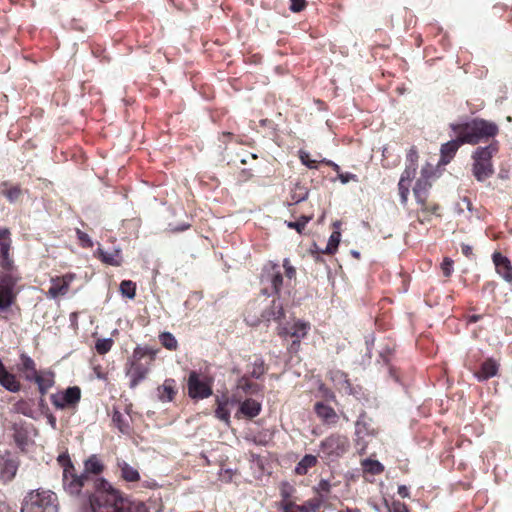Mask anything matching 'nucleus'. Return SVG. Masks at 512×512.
<instances>
[{"label": "nucleus", "instance_id": "nucleus-3", "mask_svg": "<svg viewBox=\"0 0 512 512\" xmlns=\"http://www.w3.org/2000/svg\"><path fill=\"white\" fill-rule=\"evenodd\" d=\"M498 141L487 146L478 147L472 154V175L478 182H484L494 174L493 156L498 152Z\"/></svg>", "mask_w": 512, "mask_h": 512}, {"label": "nucleus", "instance_id": "nucleus-45", "mask_svg": "<svg viewBox=\"0 0 512 512\" xmlns=\"http://www.w3.org/2000/svg\"><path fill=\"white\" fill-rule=\"evenodd\" d=\"M384 507L386 512H409L407 505L399 500H393L389 503L384 499Z\"/></svg>", "mask_w": 512, "mask_h": 512}, {"label": "nucleus", "instance_id": "nucleus-46", "mask_svg": "<svg viewBox=\"0 0 512 512\" xmlns=\"http://www.w3.org/2000/svg\"><path fill=\"white\" fill-rule=\"evenodd\" d=\"M279 491H280V496H281L282 500H285V499L287 500V499L292 498V496L296 492V489L289 482L283 481L279 485Z\"/></svg>", "mask_w": 512, "mask_h": 512}, {"label": "nucleus", "instance_id": "nucleus-61", "mask_svg": "<svg viewBox=\"0 0 512 512\" xmlns=\"http://www.w3.org/2000/svg\"><path fill=\"white\" fill-rule=\"evenodd\" d=\"M417 161H418V152L415 147H412V148H410V150L407 154V164L412 165V163H413L414 165H417Z\"/></svg>", "mask_w": 512, "mask_h": 512}, {"label": "nucleus", "instance_id": "nucleus-62", "mask_svg": "<svg viewBox=\"0 0 512 512\" xmlns=\"http://www.w3.org/2000/svg\"><path fill=\"white\" fill-rule=\"evenodd\" d=\"M397 492H398L399 496L402 498H409V496H410L409 489L405 485H399Z\"/></svg>", "mask_w": 512, "mask_h": 512}, {"label": "nucleus", "instance_id": "nucleus-27", "mask_svg": "<svg viewBox=\"0 0 512 512\" xmlns=\"http://www.w3.org/2000/svg\"><path fill=\"white\" fill-rule=\"evenodd\" d=\"M239 411L248 418H254L261 411V404L254 399H246L241 403Z\"/></svg>", "mask_w": 512, "mask_h": 512}, {"label": "nucleus", "instance_id": "nucleus-64", "mask_svg": "<svg viewBox=\"0 0 512 512\" xmlns=\"http://www.w3.org/2000/svg\"><path fill=\"white\" fill-rule=\"evenodd\" d=\"M461 250H462V253H463L466 257L470 258V257H472V256H473L472 247H471L470 245H468V244H462V245H461Z\"/></svg>", "mask_w": 512, "mask_h": 512}, {"label": "nucleus", "instance_id": "nucleus-15", "mask_svg": "<svg viewBox=\"0 0 512 512\" xmlns=\"http://www.w3.org/2000/svg\"><path fill=\"white\" fill-rule=\"evenodd\" d=\"M430 186L431 184L428 178L425 176V170L423 169L421 177L416 181V184L413 188L416 201L423 206V212L428 211V208L426 207V200Z\"/></svg>", "mask_w": 512, "mask_h": 512}, {"label": "nucleus", "instance_id": "nucleus-13", "mask_svg": "<svg viewBox=\"0 0 512 512\" xmlns=\"http://www.w3.org/2000/svg\"><path fill=\"white\" fill-rule=\"evenodd\" d=\"M492 261L494 263L496 272L506 282L512 283V264L511 261L503 256L500 252H494L492 254Z\"/></svg>", "mask_w": 512, "mask_h": 512}, {"label": "nucleus", "instance_id": "nucleus-6", "mask_svg": "<svg viewBox=\"0 0 512 512\" xmlns=\"http://www.w3.org/2000/svg\"><path fill=\"white\" fill-rule=\"evenodd\" d=\"M350 447L349 439L341 434H331L320 444V451L330 460L342 457Z\"/></svg>", "mask_w": 512, "mask_h": 512}, {"label": "nucleus", "instance_id": "nucleus-47", "mask_svg": "<svg viewBox=\"0 0 512 512\" xmlns=\"http://www.w3.org/2000/svg\"><path fill=\"white\" fill-rule=\"evenodd\" d=\"M113 346V340L111 338L99 339L96 341L95 349L99 354L108 353Z\"/></svg>", "mask_w": 512, "mask_h": 512}, {"label": "nucleus", "instance_id": "nucleus-43", "mask_svg": "<svg viewBox=\"0 0 512 512\" xmlns=\"http://www.w3.org/2000/svg\"><path fill=\"white\" fill-rule=\"evenodd\" d=\"M362 465L365 471L373 475H378L384 471V466L377 460L365 459Z\"/></svg>", "mask_w": 512, "mask_h": 512}, {"label": "nucleus", "instance_id": "nucleus-54", "mask_svg": "<svg viewBox=\"0 0 512 512\" xmlns=\"http://www.w3.org/2000/svg\"><path fill=\"white\" fill-rule=\"evenodd\" d=\"M296 506H298L294 501L290 499L281 500L279 503V509L282 512H295Z\"/></svg>", "mask_w": 512, "mask_h": 512}, {"label": "nucleus", "instance_id": "nucleus-57", "mask_svg": "<svg viewBox=\"0 0 512 512\" xmlns=\"http://www.w3.org/2000/svg\"><path fill=\"white\" fill-rule=\"evenodd\" d=\"M314 489L319 494H321V493L327 494L330 492L331 484L328 480L321 479Z\"/></svg>", "mask_w": 512, "mask_h": 512}, {"label": "nucleus", "instance_id": "nucleus-37", "mask_svg": "<svg viewBox=\"0 0 512 512\" xmlns=\"http://www.w3.org/2000/svg\"><path fill=\"white\" fill-rule=\"evenodd\" d=\"M16 298L15 291L0 288V311L9 308Z\"/></svg>", "mask_w": 512, "mask_h": 512}, {"label": "nucleus", "instance_id": "nucleus-32", "mask_svg": "<svg viewBox=\"0 0 512 512\" xmlns=\"http://www.w3.org/2000/svg\"><path fill=\"white\" fill-rule=\"evenodd\" d=\"M316 464L317 458L314 455L307 454L298 462L294 471L297 475H305Z\"/></svg>", "mask_w": 512, "mask_h": 512}, {"label": "nucleus", "instance_id": "nucleus-51", "mask_svg": "<svg viewBox=\"0 0 512 512\" xmlns=\"http://www.w3.org/2000/svg\"><path fill=\"white\" fill-rule=\"evenodd\" d=\"M76 235H77V238L79 240V243L81 245V247L83 248H92L93 247V241L91 240L90 236L81 231L80 229H76Z\"/></svg>", "mask_w": 512, "mask_h": 512}, {"label": "nucleus", "instance_id": "nucleus-5", "mask_svg": "<svg viewBox=\"0 0 512 512\" xmlns=\"http://www.w3.org/2000/svg\"><path fill=\"white\" fill-rule=\"evenodd\" d=\"M154 354L147 348L136 347L133 351V360L126 374L130 379V387L135 388L143 381L150 369Z\"/></svg>", "mask_w": 512, "mask_h": 512}, {"label": "nucleus", "instance_id": "nucleus-39", "mask_svg": "<svg viewBox=\"0 0 512 512\" xmlns=\"http://www.w3.org/2000/svg\"><path fill=\"white\" fill-rule=\"evenodd\" d=\"M309 191L308 189L297 183L291 191V200L294 204L302 202L308 198Z\"/></svg>", "mask_w": 512, "mask_h": 512}, {"label": "nucleus", "instance_id": "nucleus-4", "mask_svg": "<svg viewBox=\"0 0 512 512\" xmlns=\"http://www.w3.org/2000/svg\"><path fill=\"white\" fill-rule=\"evenodd\" d=\"M21 512H58L57 496L50 490H33L24 498Z\"/></svg>", "mask_w": 512, "mask_h": 512}, {"label": "nucleus", "instance_id": "nucleus-33", "mask_svg": "<svg viewBox=\"0 0 512 512\" xmlns=\"http://www.w3.org/2000/svg\"><path fill=\"white\" fill-rule=\"evenodd\" d=\"M27 380L35 381L38 385L39 391L44 395L53 385V380L50 377H44L40 374H35L31 377L29 374L26 375Z\"/></svg>", "mask_w": 512, "mask_h": 512}, {"label": "nucleus", "instance_id": "nucleus-63", "mask_svg": "<svg viewBox=\"0 0 512 512\" xmlns=\"http://www.w3.org/2000/svg\"><path fill=\"white\" fill-rule=\"evenodd\" d=\"M60 278L68 287H70V284L75 279V274L67 273V274L63 275L62 277H60Z\"/></svg>", "mask_w": 512, "mask_h": 512}, {"label": "nucleus", "instance_id": "nucleus-59", "mask_svg": "<svg viewBox=\"0 0 512 512\" xmlns=\"http://www.w3.org/2000/svg\"><path fill=\"white\" fill-rule=\"evenodd\" d=\"M338 178L341 181V183H343V184H347L350 181H355V182L358 181L357 175L350 173V172H344V173L340 172L338 174Z\"/></svg>", "mask_w": 512, "mask_h": 512}, {"label": "nucleus", "instance_id": "nucleus-55", "mask_svg": "<svg viewBox=\"0 0 512 512\" xmlns=\"http://www.w3.org/2000/svg\"><path fill=\"white\" fill-rule=\"evenodd\" d=\"M299 156H300V160H301L302 164H304L306 167H308L310 169L317 168L316 161L310 159L308 152L300 151Z\"/></svg>", "mask_w": 512, "mask_h": 512}, {"label": "nucleus", "instance_id": "nucleus-35", "mask_svg": "<svg viewBox=\"0 0 512 512\" xmlns=\"http://www.w3.org/2000/svg\"><path fill=\"white\" fill-rule=\"evenodd\" d=\"M323 497H316L306 501L304 504L296 506L299 512H316L323 504Z\"/></svg>", "mask_w": 512, "mask_h": 512}, {"label": "nucleus", "instance_id": "nucleus-25", "mask_svg": "<svg viewBox=\"0 0 512 512\" xmlns=\"http://www.w3.org/2000/svg\"><path fill=\"white\" fill-rule=\"evenodd\" d=\"M176 392V382L174 379H166L162 386L158 387V397L163 402L172 401Z\"/></svg>", "mask_w": 512, "mask_h": 512}, {"label": "nucleus", "instance_id": "nucleus-21", "mask_svg": "<svg viewBox=\"0 0 512 512\" xmlns=\"http://www.w3.org/2000/svg\"><path fill=\"white\" fill-rule=\"evenodd\" d=\"M261 317L267 322L282 320L285 317L282 303L276 299L272 300L271 305L262 312Z\"/></svg>", "mask_w": 512, "mask_h": 512}, {"label": "nucleus", "instance_id": "nucleus-44", "mask_svg": "<svg viewBox=\"0 0 512 512\" xmlns=\"http://www.w3.org/2000/svg\"><path fill=\"white\" fill-rule=\"evenodd\" d=\"M160 343L168 350L174 351L178 347V342L173 334L164 332L159 336Z\"/></svg>", "mask_w": 512, "mask_h": 512}, {"label": "nucleus", "instance_id": "nucleus-34", "mask_svg": "<svg viewBox=\"0 0 512 512\" xmlns=\"http://www.w3.org/2000/svg\"><path fill=\"white\" fill-rule=\"evenodd\" d=\"M112 422L117 427V429L123 433L128 434L130 431V424L125 416L118 410H114L112 415Z\"/></svg>", "mask_w": 512, "mask_h": 512}, {"label": "nucleus", "instance_id": "nucleus-50", "mask_svg": "<svg viewBox=\"0 0 512 512\" xmlns=\"http://www.w3.org/2000/svg\"><path fill=\"white\" fill-rule=\"evenodd\" d=\"M312 219L311 216H301L297 221L288 222L289 228L295 229L298 233H302L307 223Z\"/></svg>", "mask_w": 512, "mask_h": 512}, {"label": "nucleus", "instance_id": "nucleus-12", "mask_svg": "<svg viewBox=\"0 0 512 512\" xmlns=\"http://www.w3.org/2000/svg\"><path fill=\"white\" fill-rule=\"evenodd\" d=\"M11 239L8 229H0V266L4 270L12 268L13 261L10 258Z\"/></svg>", "mask_w": 512, "mask_h": 512}, {"label": "nucleus", "instance_id": "nucleus-24", "mask_svg": "<svg viewBox=\"0 0 512 512\" xmlns=\"http://www.w3.org/2000/svg\"><path fill=\"white\" fill-rule=\"evenodd\" d=\"M18 280L19 276L14 269V265H12L11 269L4 270V272L0 274V288L14 291Z\"/></svg>", "mask_w": 512, "mask_h": 512}, {"label": "nucleus", "instance_id": "nucleus-53", "mask_svg": "<svg viewBox=\"0 0 512 512\" xmlns=\"http://www.w3.org/2000/svg\"><path fill=\"white\" fill-rule=\"evenodd\" d=\"M126 512H148V509L142 502L131 503L128 501L126 504Z\"/></svg>", "mask_w": 512, "mask_h": 512}, {"label": "nucleus", "instance_id": "nucleus-30", "mask_svg": "<svg viewBox=\"0 0 512 512\" xmlns=\"http://www.w3.org/2000/svg\"><path fill=\"white\" fill-rule=\"evenodd\" d=\"M69 287L59 277L51 279V286L48 290L49 297L56 299L67 294Z\"/></svg>", "mask_w": 512, "mask_h": 512}, {"label": "nucleus", "instance_id": "nucleus-60", "mask_svg": "<svg viewBox=\"0 0 512 512\" xmlns=\"http://www.w3.org/2000/svg\"><path fill=\"white\" fill-rule=\"evenodd\" d=\"M306 6L305 0H290V10L293 12H300Z\"/></svg>", "mask_w": 512, "mask_h": 512}, {"label": "nucleus", "instance_id": "nucleus-8", "mask_svg": "<svg viewBox=\"0 0 512 512\" xmlns=\"http://www.w3.org/2000/svg\"><path fill=\"white\" fill-rule=\"evenodd\" d=\"M309 329V323L297 320L292 325L281 326L279 328V335L284 338L291 337L294 339L289 347V351L296 353L300 347L301 339L306 337Z\"/></svg>", "mask_w": 512, "mask_h": 512}, {"label": "nucleus", "instance_id": "nucleus-26", "mask_svg": "<svg viewBox=\"0 0 512 512\" xmlns=\"http://www.w3.org/2000/svg\"><path fill=\"white\" fill-rule=\"evenodd\" d=\"M217 407L215 410V416L219 420L229 424L230 422V410L228 408L230 401L226 396L216 398Z\"/></svg>", "mask_w": 512, "mask_h": 512}, {"label": "nucleus", "instance_id": "nucleus-29", "mask_svg": "<svg viewBox=\"0 0 512 512\" xmlns=\"http://www.w3.org/2000/svg\"><path fill=\"white\" fill-rule=\"evenodd\" d=\"M118 467L121 471V477L127 482H137L140 480V474L138 470L130 466L125 461H118Z\"/></svg>", "mask_w": 512, "mask_h": 512}, {"label": "nucleus", "instance_id": "nucleus-40", "mask_svg": "<svg viewBox=\"0 0 512 512\" xmlns=\"http://www.w3.org/2000/svg\"><path fill=\"white\" fill-rule=\"evenodd\" d=\"M267 370L264 360L261 357H256L252 363V370L249 372L250 376L259 379Z\"/></svg>", "mask_w": 512, "mask_h": 512}, {"label": "nucleus", "instance_id": "nucleus-31", "mask_svg": "<svg viewBox=\"0 0 512 512\" xmlns=\"http://www.w3.org/2000/svg\"><path fill=\"white\" fill-rule=\"evenodd\" d=\"M330 378L336 385L340 386L341 389H344L346 393H352V386L347 374L340 370H335L330 372Z\"/></svg>", "mask_w": 512, "mask_h": 512}, {"label": "nucleus", "instance_id": "nucleus-48", "mask_svg": "<svg viewBox=\"0 0 512 512\" xmlns=\"http://www.w3.org/2000/svg\"><path fill=\"white\" fill-rule=\"evenodd\" d=\"M21 364L24 371L30 372V376L33 377L37 374L36 365L32 358L27 355H21Z\"/></svg>", "mask_w": 512, "mask_h": 512}, {"label": "nucleus", "instance_id": "nucleus-14", "mask_svg": "<svg viewBox=\"0 0 512 512\" xmlns=\"http://www.w3.org/2000/svg\"><path fill=\"white\" fill-rule=\"evenodd\" d=\"M475 130L477 144L484 139L496 136L499 132V128L496 123L481 118H476Z\"/></svg>", "mask_w": 512, "mask_h": 512}, {"label": "nucleus", "instance_id": "nucleus-19", "mask_svg": "<svg viewBox=\"0 0 512 512\" xmlns=\"http://www.w3.org/2000/svg\"><path fill=\"white\" fill-rule=\"evenodd\" d=\"M499 364L492 358L486 359L480 366V370L474 375L478 381L483 382L497 375Z\"/></svg>", "mask_w": 512, "mask_h": 512}, {"label": "nucleus", "instance_id": "nucleus-28", "mask_svg": "<svg viewBox=\"0 0 512 512\" xmlns=\"http://www.w3.org/2000/svg\"><path fill=\"white\" fill-rule=\"evenodd\" d=\"M104 466L101 461L97 458L96 455L90 456L84 464V471L82 473H87L95 478L103 471Z\"/></svg>", "mask_w": 512, "mask_h": 512}, {"label": "nucleus", "instance_id": "nucleus-16", "mask_svg": "<svg viewBox=\"0 0 512 512\" xmlns=\"http://www.w3.org/2000/svg\"><path fill=\"white\" fill-rule=\"evenodd\" d=\"M314 411L317 417L326 425H335L339 420V416L334 408L324 402L315 403Z\"/></svg>", "mask_w": 512, "mask_h": 512}, {"label": "nucleus", "instance_id": "nucleus-38", "mask_svg": "<svg viewBox=\"0 0 512 512\" xmlns=\"http://www.w3.org/2000/svg\"><path fill=\"white\" fill-rule=\"evenodd\" d=\"M14 410L24 416L34 418L35 410L33 404L30 401L19 400L15 403Z\"/></svg>", "mask_w": 512, "mask_h": 512}, {"label": "nucleus", "instance_id": "nucleus-22", "mask_svg": "<svg viewBox=\"0 0 512 512\" xmlns=\"http://www.w3.org/2000/svg\"><path fill=\"white\" fill-rule=\"evenodd\" d=\"M98 258L105 264L120 266L122 263L121 249L113 248L112 251H104L100 246L96 250Z\"/></svg>", "mask_w": 512, "mask_h": 512}, {"label": "nucleus", "instance_id": "nucleus-10", "mask_svg": "<svg viewBox=\"0 0 512 512\" xmlns=\"http://www.w3.org/2000/svg\"><path fill=\"white\" fill-rule=\"evenodd\" d=\"M81 399V390L78 386L68 387L64 392L51 396L52 404L58 409L75 407Z\"/></svg>", "mask_w": 512, "mask_h": 512}, {"label": "nucleus", "instance_id": "nucleus-11", "mask_svg": "<svg viewBox=\"0 0 512 512\" xmlns=\"http://www.w3.org/2000/svg\"><path fill=\"white\" fill-rule=\"evenodd\" d=\"M476 118L463 122V123H451V130L457 135V138L462 144H477V137L475 134Z\"/></svg>", "mask_w": 512, "mask_h": 512}, {"label": "nucleus", "instance_id": "nucleus-41", "mask_svg": "<svg viewBox=\"0 0 512 512\" xmlns=\"http://www.w3.org/2000/svg\"><path fill=\"white\" fill-rule=\"evenodd\" d=\"M341 234L339 231H333L329 237L328 243L322 253L324 254H334L337 251V248L340 243Z\"/></svg>", "mask_w": 512, "mask_h": 512}, {"label": "nucleus", "instance_id": "nucleus-36", "mask_svg": "<svg viewBox=\"0 0 512 512\" xmlns=\"http://www.w3.org/2000/svg\"><path fill=\"white\" fill-rule=\"evenodd\" d=\"M1 192L7 198L8 201L13 203L19 198L21 194V189L17 185L8 186V184L4 182L1 184Z\"/></svg>", "mask_w": 512, "mask_h": 512}, {"label": "nucleus", "instance_id": "nucleus-58", "mask_svg": "<svg viewBox=\"0 0 512 512\" xmlns=\"http://www.w3.org/2000/svg\"><path fill=\"white\" fill-rule=\"evenodd\" d=\"M409 186H410L409 183H403V182L398 183V189H399V194H400L402 203H405L407 201V197L409 194Z\"/></svg>", "mask_w": 512, "mask_h": 512}, {"label": "nucleus", "instance_id": "nucleus-56", "mask_svg": "<svg viewBox=\"0 0 512 512\" xmlns=\"http://www.w3.org/2000/svg\"><path fill=\"white\" fill-rule=\"evenodd\" d=\"M441 269L445 277H449L453 272V261L445 258L441 264Z\"/></svg>", "mask_w": 512, "mask_h": 512}, {"label": "nucleus", "instance_id": "nucleus-20", "mask_svg": "<svg viewBox=\"0 0 512 512\" xmlns=\"http://www.w3.org/2000/svg\"><path fill=\"white\" fill-rule=\"evenodd\" d=\"M461 145L463 144L457 137L456 139L442 144L440 148V163L444 165L448 164L454 158Z\"/></svg>", "mask_w": 512, "mask_h": 512}, {"label": "nucleus", "instance_id": "nucleus-18", "mask_svg": "<svg viewBox=\"0 0 512 512\" xmlns=\"http://www.w3.org/2000/svg\"><path fill=\"white\" fill-rule=\"evenodd\" d=\"M0 385L7 391L16 393L20 391L21 384L16 376L9 372L0 359Z\"/></svg>", "mask_w": 512, "mask_h": 512}, {"label": "nucleus", "instance_id": "nucleus-49", "mask_svg": "<svg viewBox=\"0 0 512 512\" xmlns=\"http://www.w3.org/2000/svg\"><path fill=\"white\" fill-rule=\"evenodd\" d=\"M417 171V165L406 164V168L404 172L402 173L399 182L403 183H409L412 181V179L415 177Z\"/></svg>", "mask_w": 512, "mask_h": 512}, {"label": "nucleus", "instance_id": "nucleus-7", "mask_svg": "<svg viewBox=\"0 0 512 512\" xmlns=\"http://www.w3.org/2000/svg\"><path fill=\"white\" fill-rule=\"evenodd\" d=\"M261 283L263 294L267 296L278 294L283 284V275L279 265L273 263L266 265L261 274Z\"/></svg>", "mask_w": 512, "mask_h": 512}, {"label": "nucleus", "instance_id": "nucleus-17", "mask_svg": "<svg viewBox=\"0 0 512 512\" xmlns=\"http://www.w3.org/2000/svg\"><path fill=\"white\" fill-rule=\"evenodd\" d=\"M18 463L9 454L0 457V479L4 482L11 481L17 472Z\"/></svg>", "mask_w": 512, "mask_h": 512}, {"label": "nucleus", "instance_id": "nucleus-52", "mask_svg": "<svg viewBox=\"0 0 512 512\" xmlns=\"http://www.w3.org/2000/svg\"><path fill=\"white\" fill-rule=\"evenodd\" d=\"M14 440L19 447H24L27 444L26 432L23 429L14 426Z\"/></svg>", "mask_w": 512, "mask_h": 512}, {"label": "nucleus", "instance_id": "nucleus-1", "mask_svg": "<svg viewBox=\"0 0 512 512\" xmlns=\"http://www.w3.org/2000/svg\"><path fill=\"white\" fill-rule=\"evenodd\" d=\"M88 497L94 512H126L128 499L104 478H96Z\"/></svg>", "mask_w": 512, "mask_h": 512}, {"label": "nucleus", "instance_id": "nucleus-42", "mask_svg": "<svg viewBox=\"0 0 512 512\" xmlns=\"http://www.w3.org/2000/svg\"><path fill=\"white\" fill-rule=\"evenodd\" d=\"M119 290L123 296L129 299H134L136 296V284L131 280H123Z\"/></svg>", "mask_w": 512, "mask_h": 512}, {"label": "nucleus", "instance_id": "nucleus-9", "mask_svg": "<svg viewBox=\"0 0 512 512\" xmlns=\"http://www.w3.org/2000/svg\"><path fill=\"white\" fill-rule=\"evenodd\" d=\"M188 395L192 399H205L212 395L211 382L201 378L196 371H191L187 382Z\"/></svg>", "mask_w": 512, "mask_h": 512}, {"label": "nucleus", "instance_id": "nucleus-23", "mask_svg": "<svg viewBox=\"0 0 512 512\" xmlns=\"http://www.w3.org/2000/svg\"><path fill=\"white\" fill-rule=\"evenodd\" d=\"M355 434L358 441L364 439L366 436L374 434V429L371 427V424L365 414H361L356 421Z\"/></svg>", "mask_w": 512, "mask_h": 512}, {"label": "nucleus", "instance_id": "nucleus-2", "mask_svg": "<svg viewBox=\"0 0 512 512\" xmlns=\"http://www.w3.org/2000/svg\"><path fill=\"white\" fill-rule=\"evenodd\" d=\"M58 461L63 466V487L71 495H78L84 490V495L90 494L95 477L81 473L77 475L68 456L60 455Z\"/></svg>", "mask_w": 512, "mask_h": 512}]
</instances>
